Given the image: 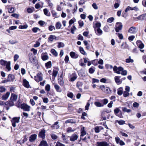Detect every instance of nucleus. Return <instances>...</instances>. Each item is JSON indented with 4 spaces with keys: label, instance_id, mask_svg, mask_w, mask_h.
<instances>
[{
    "label": "nucleus",
    "instance_id": "obj_1",
    "mask_svg": "<svg viewBox=\"0 0 146 146\" xmlns=\"http://www.w3.org/2000/svg\"><path fill=\"white\" fill-rule=\"evenodd\" d=\"M113 70L114 72L118 74H121L125 76L127 74V71L124 70L123 68L121 67L118 68L116 66H115L113 68Z\"/></svg>",
    "mask_w": 146,
    "mask_h": 146
},
{
    "label": "nucleus",
    "instance_id": "obj_2",
    "mask_svg": "<svg viewBox=\"0 0 146 146\" xmlns=\"http://www.w3.org/2000/svg\"><path fill=\"white\" fill-rule=\"evenodd\" d=\"M123 25L121 22H117L116 23L115 29L116 32H118L120 30H121Z\"/></svg>",
    "mask_w": 146,
    "mask_h": 146
},
{
    "label": "nucleus",
    "instance_id": "obj_3",
    "mask_svg": "<svg viewBox=\"0 0 146 146\" xmlns=\"http://www.w3.org/2000/svg\"><path fill=\"white\" fill-rule=\"evenodd\" d=\"M20 117H14L11 120L12 122V125L14 127H15L16 126V123H18L19 122V120Z\"/></svg>",
    "mask_w": 146,
    "mask_h": 146
},
{
    "label": "nucleus",
    "instance_id": "obj_4",
    "mask_svg": "<svg viewBox=\"0 0 146 146\" xmlns=\"http://www.w3.org/2000/svg\"><path fill=\"white\" fill-rule=\"evenodd\" d=\"M42 75V74L41 73H38L37 74L36 76H35L34 77L35 80L38 82L41 81L43 80Z\"/></svg>",
    "mask_w": 146,
    "mask_h": 146
},
{
    "label": "nucleus",
    "instance_id": "obj_5",
    "mask_svg": "<svg viewBox=\"0 0 146 146\" xmlns=\"http://www.w3.org/2000/svg\"><path fill=\"white\" fill-rule=\"evenodd\" d=\"M46 130L44 129H42L39 133L38 136L39 137L44 139L45 137Z\"/></svg>",
    "mask_w": 146,
    "mask_h": 146
},
{
    "label": "nucleus",
    "instance_id": "obj_6",
    "mask_svg": "<svg viewBox=\"0 0 146 146\" xmlns=\"http://www.w3.org/2000/svg\"><path fill=\"white\" fill-rule=\"evenodd\" d=\"M120 111V110L119 108H116L114 110V113L116 116L120 118H122L123 117V116L121 114V111L120 114H118Z\"/></svg>",
    "mask_w": 146,
    "mask_h": 146
},
{
    "label": "nucleus",
    "instance_id": "obj_7",
    "mask_svg": "<svg viewBox=\"0 0 146 146\" xmlns=\"http://www.w3.org/2000/svg\"><path fill=\"white\" fill-rule=\"evenodd\" d=\"M21 108L26 111H29L30 110V107L24 103L21 105Z\"/></svg>",
    "mask_w": 146,
    "mask_h": 146
},
{
    "label": "nucleus",
    "instance_id": "obj_8",
    "mask_svg": "<svg viewBox=\"0 0 146 146\" xmlns=\"http://www.w3.org/2000/svg\"><path fill=\"white\" fill-rule=\"evenodd\" d=\"M37 136V135L35 134L31 135L29 138V141L31 142L34 141L36 139Z\"/></svg>",
    "mask_w": 146,
    "mask_h": 146
},
{
    "label": "nucleus",
    "instance_id": "obj_9",
    "mask_svg": "<svg viewBox=\"0 0 146 146\" xmlns=\"http://www.w3.org/2000/svg\"><path fill=\"white\" fill-rule=\"evenodd\" d=\"M41 57L42 59L44 61L46 60L48 58V56L46 52L42 53Z\"/></svg>",
    "mask_w": 146,
    "mask_h": 146
},
{
    "label": "nucleus",
    "instance_id": "obj_10",
    "mask_svg": "<svg viewBox=\"0 0 146 146\" xmlns=\"http://www.w3.org/2000/svg\"><path fill=\"white\" fill-rule=\"evenodd\" d=\"M97 146H108V144L106 141L97 142L96 143Z\"/></svg>",
    "mask_w": 146,
    "mask_h": 146
},
{
    "label": "nucleus",
    "instance_id": "obj_11",
    "mask_svg": "<svg viewBox=\"0 0 146 146\" xmlns=\"http://www.w3.org/2000/svg\"><path fill=\"white\" fill-rule=\"evenodd\" d=\"M17 95L15 94L12 93L11 94V96L10 98V100H12L13 101L15 102L17 101Z\"/></svg>",
    "mask_w": 146,
    "mask_h": 146
},
{
    "label": "nucleus",
    "instance_id": "obj_12",
    "mask_svg": "<svg viewBox=\"0 0 146 146\" xmlns=\"http://www.w3.org/2000/svg\"><path fill=\"white\" fill-rule=\"evenodd\" d=\"M137 31V30H136V28L134 27H130L128 30V32L131 34L135 33Z\"/></svg>",
    "mask_w": 146,
    "mask_h": 146
},
{
    "label": "nucleus",
    "instance_id": "obj_13",
    "mask_svg": "<svg viewBox=\"0 0 146 146\" xmlns=\"http://www.w3.org/2000/svg\"><path fill=\"white\" fill-rule=\"evenodd\" d=\"M136 44L138 47L140 49H142L144 47V44L140 40H137Z\"/></svg>",
    "mask_w": 146,
    "mask_h": 146
},
{
    "label": "nucleus",
    "instance_id": "obj_14",
    "mask_svg": "<svg viewBox=\"0 0 146 146\" xmlns=\"http://www.w3.org/2000/svg\"><path fill=\"white\" fill-rule=\"evenodd\" d=\"M94 29L95 33L98 35H101L102 34V31L100 28H95Z\"/></svg>",
    "mask_w": 146,
    "mask_h": 146
},
{
    "label": "nucleus",
    "instance_id": "obj_15",
    "mask_svg": "<svg viewBox=\"0 0 146 146\" xmlns=\"http://www.w3.org/2000/svg\"><path fill=\"white\" fill-rule=\"evenodd\" d=\"M146 16V13H145L140 15L138 17H137L136 19L139 20H144L145 19Z\"/></svg>",
    "mask_w": 146,
    "mask_h": 146
},
{
    "label": "nucleus",
    "instance_id": "obj_16",
    "mask_svg": "<svg viewBox=\"0 0 146 146\" xmlns=\"http://www.w3.org/2000/svg\"><path fill=\"white\" fill-rule=\"evenodd\" d=\"M70 54L71 57L73 58H76L78 56V54H76L75 52L73 51L70 52Z\"/></svg>",
    "mask_w": 146,
    "mask_h": 146
},
{
    "label": "nucleus",
    "instance_id": "obj_17",
    "mask_svg": "<svg viewBox=\"0 0 146 146\" xmlns=\"http://www.w3.org/2000/svg\"><path fill=\"white\" fill-rule=\"evenodd\" d=\"M10 94L9 92H7L6 94L3 95L1 97L2 100H6L9 98Z\"/></svg>",
    "mask_w": 146,
    "mask_h": 146
},
{
    "label": "nucleus",
    "instance_id": "obj_18",
    "mask_svg": "<svg viewBox=\"0 0 146 146\" xmlns=\"http://www.w3.org/2000/svg\"><path fill=\"white\" fill-rule=\"evenodd\" d=\"M71 76L70 81L72 82H73L75 80L77 79V77L76 74L75 72L72 74Z\"/></svg>",
    "mask_w": 146,
    "mask_h": 146
},
{
    "label": "nucleus",
    "instance_id": "obj_19",
    "mask_svg": "<svg viewBox=\"0 0 146 146\" xmlns=\"http://www.w3.org/2000/svg\"><path fill=\"white\" fill-rule=\"evenodd\" d=\"M120 77L118 76H115L114 77L115 80V82L118 85L121 84L122 81L120 79Z\"/></svg>",
    "mask_w": 146,
    "mask_h": 146
},
{
    "label": "nucleus",
    "instance_id": "obj_20",
    "mask_svg": "<svg viewBox=\"0 0 146 146\" xmlns=\"http://www.w3.org/2000/svg\"><path fill=\"white\" fill-rule=\"evenodd\" d=\"M23 85L25 87L28 88H29L30 86L29 82L25 79L23 80Z\"/></svg>",
    "mask_w": 146,
    "mask_h": 146
},
{
    "label": "nucleus",
    "instance_id": "obj_21",
    "mask_svg": "<svg viewBox=\"0 0 146 146\" xmlns=\"http://www.w3.org/2000/svg\"><path fill=\"white\" fill-rule=\"evenodd\" d=\"M78 138L77 135L76 134H73L70 137V140L72 141H74L77 140Z\"/></svg>",
    "mask_w": 146,
    "mask_h": 146
},
{
    "label": "nucleus",
    "instance_id": "obj_22",
    "mask_svg": "<svg viewBox=\"0 0 146 146\" xmlns=\"http://www.w3.org/2000/svg\"><path fill=\"white\" fill-rule=\"evenodd\" d=\"M58 83L61 86L64 85V81L63 78L61 76L58 78Z\"/></svg>",
    "mask_w": 146,
    "mask_h": 146
},
{
    "label": "nucleus",
    "instance_id": "obj_23",
    "mask_svg": "<svg viewBox=\"0 0 146 146\" xmlns=\"http://www.w3.org/2000/svg\"><path fill=\"white\" fill-rule=\"evenodd\" d=\"M97 62L98 64H103V60L100 59L98 61V60H94L92 61V64H97Z\"/></svg>",
    "mask_w": 146,
    "mask_h": 146
},
{
    "label": "nucleus",
    "instance_id": "obj_24",
    "mask_svg": "<svg viewBox=\"0 0 146 146\" xmlns=\"http://www.w3.org/2000/svg\"><path fill=\"white\" fill-rule=\"evenodd\" d=\"M83 83L82 82L78 81L76 83L77 87L80 90L82 91V89L81 87L83 85Z\"/></svg>",
    "mask_w": 146,
    "mask_h": 146
},
{
    "label": "nucleus",
    "instance_id": "obj_25",
    "mask_svg": "<svg viewBox=\"0 0 146 146\" xmlns=\"http://www.w3.org/2000/svg\"><path fill=\"white\" fill-rule=\"evenodd\" d=\"M56 37L54 35H50L48 38V40L49 42H52L54 40L56 39Z\"/></svg>",
    "mask_w": 146,
    "mask_h": 146
},
{
    "label": "nucleus",
    "instance_id": "obj_26",
    "mask_svg": "<svg viewBox=\"0 0 146 146\" xmlns=\"http://www.w3.org/2000/svg\"><path fill=\"white\" fill-rule=\"evenodd\" d=\"M86 134V131L85 129V127H83L81 128V135L80 136H84Z\"/></svg>",
    "mask_w": 146,
    "mask_h": 146
},
{
    "label": "nucleus",
    "instance_id": "obj_27",
    "mask_svg": "<svg viewBox=\"0 0 146 146\" xmlns=\"http://www.w3.org/2000/svg\"><path fill=\"white\" fill-rule=\"evenodd\" d=\"M103 129V128L101 126H96L94 129L95 132L98 133L100 132V130H102Z\"/></svg>",
    "mask_w": 146,
    "mask_h": 146
},
{
    "label": "nucleus",
    "instance_id": "obj_28",
    "mask_svg": "<svg viewBox=\"0 0 146 146\" xmlns=\"http://www.w3.org/2000/svg\"><path fill=\"white\" fill-rule=\"evenodd\" d=\"M58 122H56L52 125L51 127L52 129H58L59 127V125H58Z\"/></svg>",
    "mask_w": 146,
    "mask_h": 146
},
{
    "label": "nucleus",
    "instance_id": "obj_29",
    "mask_svg": "<svg viewBox=\"0 0 146 146\" xmlns=\"http://www.w3.org/2000/svg\"><path fill=\"white\" fill-rule=\"evenodd\" d=\"M50 52L55 57L57 56L58 55V53L54 49H52L50 50Z\"/></svg>",
    "mask_w": 146,
    "mask_h": 146
},
{
    "label": "nucleus",
    "instance_id": "obj_30",
    "mask_svg": "<svg viewBox=\"0 0 146 146\" xmlns=\"http://www.w3.org/2000/svg\"><path fill=\"white\" fill-rule=\"evenodd\" d=\"M54 87L57 92H62V90L58 85L56 84H54Z\"/></svg>",
    "mask_w": 146,
    "mask_h": 146
},
{
    "label": "nucleus",
    "instance_id": "obj_31",
    "mask_svg": "<svg viewBox=\"0 0 146 146\" xmlns=\"http://www.w3.org/2000/svg\"><path fill=\"white\" fill-rule=\"evenodd\" d=\"M39 146H48V145L46 141L42 140L40 142Z\"/></svg>",
    "mask_w": 146,
    "mask_h": 146
},
{
    "label": "nucleus",
    "instance_id": "obj_32",
    "mask_svg": "<svg viewBox=\"0 0 146 146\" xmlns=\"http://www.w3.org/2000/svg\"><path fill=\"white\" fill-rule=\"evenodd\" d=\"M117 94L119 96L121 95L123 93V89L122 87L118 88L117 90Z\"/></svg>",
    "mask_w": 146,
    "mask_h": 146
},
{
    "label": "nucleus",
    "instance_id": "obj_33",
    "mask_svg": "<svg viewBox=\"0 0 146 146\" xmlns=\"http://www.w3.org/2000/svg\"><path fill=\"white\" fill-rule=\"evenodd\" d=\"M14 79V76L11 74H9L8 77V81H13Z\"/></svg>",
    "mask_w": 146,
    "mask_h": 146
},
{
    "label": "nucleus",
    "instance_id": "obj_34",
    "mask_svg": "<svg viewBox=\"0 0 146 146\" xmlns=\"http://www.w3.org/2000/svg\"><path fill=\"white\" fill-rule=\"evenodd\" d=\"M101 26V23L100 22H97L95 24V26H94L93 27L94 29H95V28H100Z\"/></svg>",
    "mask_w": 146,
    "mask_h": 146
},
{
    "label": "nucleus",
    "instance_id": "obj_35",
    "mask_svg": "<svg viewBox=\"0 0 146 146\" xmlns=\"http://www.w3.org/2000/svg\"><path fill=\"white\" fill-rule=\"evenodd\" d=\"M43 11L45 15L48 16H50V13L48 12V10L47 9H44L43 10Z\"/></svg>",
    "mask_w": 146,
    "mask_h": 146
},
{
    "label": "nucleus",
    "instance_id": "obj_36",
    "mask_svg": "<svg viewBox=\"0 0 146 146\" xmlns=\"http://www.w3.org/2000/svg\"><path fill=\"white\" fill-rule=\"evenodd\" d=\"M79 50L81 53L84 55L86 54V53L83 47L80 46L79 47Z\"/></svg>",
    "mask_w": 146,
    "mask_h": 146
},
{
    "label": "nucleus",
    "instance_id": "obj_37",
    "mask_svg": "<svg viewBox=\"0 0 146 146\" xmlns=\"http://www.w3.org/2000/svg\"><path fill=\"white\" fill-rule=\"evenodd\" d=\"M14 102L12 100H9L7 102V104H8L9 106H12L14 105Z\"/></svg>",
    "mask_w": 146,
    "mask_h": 146
},
{
    "label": "nucleus",
    "instance_id": "obj_38",
    "mask_svg": "<svg viewBox=\"0 0 146 146\" xmlns=\"http://www.w3.org/2000/svg\"><path fill=\"white\" fill-rule=\"evenodd\" d=\"M8 11L9 13H13L14 12L15 9L14 8L11 6H9L8 8Z\"/></svg>",
    "mask_w": 146,
    "mask_h": 146
},
{
    "label": "nucleus",
    "instance_id": "obj_39",
    "mask_svg": "<svg viewBox=\"0 0 146 146\" xmlns=\"http://www.w3.org/2000/svg\"><path fill=\"white\" fill-rule=\"evenodd\" d=\"M94 104L96 106L98 107H103L104 106V105L98 102H96L94 103Z\"/></svg>",
    "mask_w": 146,
    "mask_h": 146
},
{
    "label": "nucleus",
    "instance_id": "obj_40",
    "mask_svg": "<svg viewBox=\"0 0 146 146\" xmlns=\"http://www.w3.org/2000/svg\"><path fill=\"white\" fill-rule=\"evenodd\" d=\"M104 92L107 94H110L111 93V91L110 90V89L107 87H106Z\"/></svg>",
    "mask_w": 146,
    "mask_h": 146
},
{
    "label": "nucleus",
    "instance_id": "obj_41",
    "mask_svg": "<svg viewBox=\"0 0 146 146\" xmlns=\"http://www.w3.org/2000/svg\"><path fill=\"white\" fill-rule=\"evenodd\" d=\"M88 59L87 58H84V62L85 63H88V64H92V62H91L88 60Z\"/></svg>",
    "mask_w": 146,
    "mask_h": 146
},
{
    "label": "nucleus",
    "instance_id": "obj_42",
    "mask_svg": "<svg viewBox=\"0 0 146 146\" xmlns=\"http://www.w3.org/2000/svg\"><path fill=\"white\" fill-rule=\"evenodd\" d=\"M122 110L124 112H126L127 113H129L131 111V110L130 109H127L126 108L122 107Z\"/></svg>",
    "mask_w": 146,
    "mask_h": 146
},
{
    "label": "nucleus",
    "instance_id": "obj_43",
    "mask_svg": "<svg viewBox=\"0 0 146 146\" xmlns=\"http://www.w3.org/2000/svg\"><path fill=\"white\" fill-rule=\"evenodd\" d=\"M114 20V18L113 17H111L109 18L107 20V22L111 23Z\"/></svg>",
    "mask_w": 146,
    "mask_h": 146
},
{
    "label": "nucleus",
    "instance_id": "obj_44",
    "mask_svg": "<svg viewBox=\"0 0 146 146\" xmlns=\"http://www.w3.org/2000/svg\"><path fill=\"white\" fill-rule=\"evenodd\" d=\"M87 139H90V136H86L84 138L82 139V140L84 141L85 142L88 143L89 141Z\"/></svg>",
    "mask_w": 146,
    "mask_h": 146
},
{
    "label": "nucleus",
    "instance_id": "obj_45",
    "mask_svg": "<svg viewBox=\"0 0 146 146\" xmlns=\"http://www.w3.org/2000/svg\"><path fill=\"white\" fill-rule=\"evenodd\" d=\"M1 64H10L11 62L10 61L7 62L4 60H0Z\"/></svg>",
    "mask_w": 146,
    "mask_h": 146
},
{
    "label": "nucleus",
    "instance_id": "obj_46",
    "mask_svg": "<svg viewBox=\"0 0 146 146\" xmlns=\"http://www.w3.org/2000/svg\"><path fill=\"white\" fill-rule=\"evenodd\" d=\"M61 27V24L59 22H57L56 25V28L57 29H59Z\"/></svg>",
    "mask_w": 146,
    "mask_h": 146
},
{
    "label": "nucleus",
    "instance_id": "obj_47",
    "mask_svg": "<svg viewBox=\"0 0 146 146\" xmlns=\"http://www.w3.org/2000/svg\"><path fill=\"white\" fill-rule=\"evenodd\" d=\"M129 58L126 59V62L127 63L130 62L133 63V60L131 59L130 56Z\"/></svg>",
    "mask_w": 146,
    "mask_h": 146
},
{
    "label": "nucleus",
    "instance_id": "obj_48",
    "mask_svg": "<svg viewBox=\"0 0 146 146\" xmlns=\"http://www.w3.org/2000/svg\"><path fill=\"white\" fill-rule=\"evenodd\" d=\"M9 42L11 44H14L18 43V42L16 40H11L9 41Z\"/></svg>",
    "mask_w": 146,
    "mask_h": 146
},
{
    "label": "nucleus",
    "instance_id": "obj_49",
    "mask_svg": "<svg viewBox=\"0 0 146 146\" xmlns=\"http://www.w3.org/2000/svg\"><path fill=\"white\" fill-rule=\"evenodd\" d=\"M45 90L47 92H48L50 90V86L49 84H47L45 87Z\"/></svg>",
    "mask_w": 146,
    "mask_h": 146
},
{
    "label": "nucleus",
    "instance_id": "obj_50",
    "mask_svg": "<svg viewBox=\"0 0 146 146\" xmlns=\"http://www.w3.org/2000/svg\"><path fill=\"white\" fill-rule=\"evenodd\" d=\"M76 29V27L74 25H73V27L71 28L70 32L72 34H74V31Z\"/></svg>",
    "mask_w": 146,
    "mask_h": 146
},
{
    "label": "nucleus",
    "instance_id": "obj_51",
    "mask_svg": "<svg viewBox=\"0 0 146 146\" xmlns=\"http://www.w3.org/2000/svg\"><path fill=\"white\" fill-rule=\"evenodd\" d=\"M95 71V68L94 67H92L89 69V72L91 74L93 73Z\"/></svg>",
    "mask_w": 146,
    "mask_h": 146
},
{
    "label": "nucleus",
    "instance_id": "obj_52",
    "mask_svg": "<svg viewBox=\"0 0 146 146\" xmlns=\"http://www.w3.org/2000/svg\"><path fill=\"white\" fill-rule=\"evenodd\" d=\"M123 96L124 97H127L129 95V92L125 91L123 93Z\"/></svg>",
    "mask_w": 146,
    "mask_h": 146
},
{
    "label": "nucleus",
    "instance_id": "obj_53",
    "mask_svg": "<svg viewBox=\"0 0 146 146\" xmlns=\"http://www.w3.org/2000/svg\"><path fill=\"white\" fill-rule=\"evenodd\" d=\"M67 96L68 97L71 98H72L74 97V95L72 92H69L67 94Z\"/></svg>",
    "mask_w": 146,
    "mask_h": 146
},
{
    "label": "nucleus",
    "instance_id": "obj_54",
    "mask_svg": "<svg viewBox=\"0 0 146 146\" xmlns=\"http://www.w3.org/2000/svg\"><path fill=\"white\" fill-rule=\"evenodd\" d=\"M28 27V25H20L19 26V29H27Z\"/></svg>",
    "mask_w": 146,
    "mask_h": 146
},
{
    "label": "nucleus",
    "instance_id": "obj_55",
    "mask_svg": "<svg viewBox=\"0 0 146 146\" xmlns=\"http://www.w3.org/2000/svg\"><path fill=\"white\" fill-rule=\"evenodd\" d=\"M32 30L33 32L34 33H36L38 30H40V29L39 28L37 27H35L33 28L32 29Z\"/></svg>",
    "mask_w": 146,
    "mask_h": 146
},
{
    "label": "nucleus",
    "instance_id": "obj_56",
    "mask_svg": "<svg viewBox=\"0 0 146 146\" xmlns=\"http://www.w3.org/2000/svg\"><path fill=\"white\" fill-rule=\"evenodd\" d=\"M65 123H74V122L73 121V120L72 119H68L65 121Z\"/></svg>",
    "mask_w": 146,
    "mask_h": 146
},
{
    "label": "nucleus",
    "instance_id": "obj_57",
    "mask_svg": "<svg viewBox=\"0 0 146 146\" xmlns=\"http://www.w3.org/2000/svg\"><path fill=\"white\" fill-rule=\"evenodd\" d=\"M4 66L5 65L6 68L7 69L8 71H10L11 68L10 66V64H3Z\"/></svg>",
    "mask_w": 146,
    "mask_h": 146
},
{
    "label": "nucleus",
    "instance_id": "obj_58",
    "mask_svg": "<svg viewBox=\"0 0 146 146\" xmlns=\"http://www.w3.org/2000/svg\"><path fill=\"white\" fill-rule=\"evenodd\" d=\"M6 90V88L3 86H1L0 87V92H5Z\"/></svg>",
    "mask_w": 146,
    "mask_h": 146
},
{
    "label": "nucleus",
    "instance_id": "obj_59",
    "mask_svg": "<svg viewBox=\"0 0 146 146\" xmlns=\"http://www.w3.org/2000/svg\"><path fill=\"white\" fill-rule=\"evenodd\" d=\"M68 133H70L74 131V130L72 129L71 127H68L66 129Z\"/></svg>",
    "mask_w": 146,
    "mask_h": 146
},
{
    "label": "nucleus",
    "instance_id": "obj_60",
    "mask_svg": "<svg viewBox=\"0 0 146 146\" xmlns=\"http://www.w3.org/2000/svg\"><path fill=\"white\" fill-rule=\"evenodd\" d=\"M87 115V113L86 112H83L81 118L83 119H85L86 118L84 117L86 116Z\"/></svg>",
    "mask_w": 146,
    "mask_h": 146
},
{
    "label": "nucleus",
    "instance_id": "obj_61",
    "mask_svg": "<svg viewBox=\"0 0 146 146\" xmlns=\"http://www.w3.org/2000/svg\"><path fill=\"white\" fill-rule=\"evenodd\" d=\"M55 27L54 26L50 25L48 27V29L50 31H52L54 30H55Z\"/></svg>",
    "mask_w": 146,
    "mask_h": 146
},
{
    "label": "nucleus",
    "instance_id": "obj_62",
    "mask_svg": "<svg viewBox=\"0 0 146 146\" xmlns=\"http://www.w3.org/2000/svg\"><path fill=\"white\" fill-rule=\"evenodd\" d=\"M129 10H132V7H131L130 6H128L125 9V12H127L128 11H129Z\"/></svg>",
    "mask_w": 146,
    "mask_h": 146
},
{
    "label": "nucleus",
    "instance_id": "obj_63",
    "mask_svg": "<svg viewBox=\"0 0 146 146\" xmlns=\"http://www.w3.org/2000/svg\"><path fill=\"white\" fill-rule=\"evenodd\" d=\"M78 23L79 24V25L80 27H82L83 26L84 23L83 21L81 20H80L78 21Z\"/></svg>",
    "mask_w": 146,
    "mask_h": 146
},
{
    "label": "nucleus",
    "instance_id": "obj_64",
    "mask_svg": "<svg viewBox=\"0 0 146 146\" xmlns=\"http://www.w3.org/2000/svg\"><path fill=\"white\" fill-rule=\"evenodd\" d=\"M58 74V72L56 70H54L52 73V76L54 77H56Z\"/></svg>",
    "mask_w": 146,
    "mask_h": 146
}]
</instances>
